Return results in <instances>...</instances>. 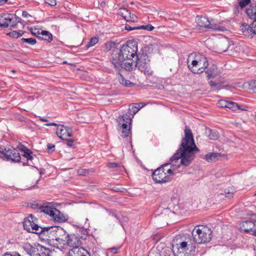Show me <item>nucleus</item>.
Here are the masks:
<instances>
[{
	"label": "nucleus",
	"mask_w": 256,
	"mask_h": 256,
	"mask_svg": "<svg viewBox=\"0 0 256 256\" xmlns=\"http://www.w3.org/2000/svg\"><path fill=\"white\" fill-rule=\"evenodd\" d=\"M208 66L207 58L202 54H196L194 59L192 60L191 64H188L189 70L194 74H200L204 72V70Z\"/></svg>",
	"instance_id": "obj_7"
},
{
	"label": "nucleus",
	"mask_w": 256,
	"mask_h": 256,
	"mask_svg": "<svg viewBox=\"0 0 256 256\" xmlns=\"http://www.w3.org/2000/svg\"><path fill=\"white\" fill-rule=\"evenodd\" d=\"M200 226L202 228H200V226L194 227L192 232V240L188 236L184 241H188V239L190 240L192 245L195 246L196 243L202 244L210 242L212 239V230L208 228L203 226Z\"/></svg>",
	"instance_id": "obj_6"
},
{
	"label": "nucleus",
	"mask_w": 256,
	"mask_h": 256,
	"mask_svg": "<svg viewBox=\"0 0 256 256\" xmlns=\"http://www.w3.org/2000/svg\"><path fill=\"white\" fill-rule=\"evenodd\" d=\"M30 207L34 209H39L41 210V207H42V203H40L37 201H34L32 203H30Z\"/></svg>",
	"instance_id": "obj_40"
},
{
	"label": "nucleus",
	"mask_w": 256,
	"mask_h": 256,
	"mask_svg": "<svg viewBox=\"0 0 256 256\" xmlns=\"http://www.w3.org/2000/svg\"><path fill=\"white\" fill-rule=\"evenodd\" d=\"M30 32L33 36H36V37H38V36L41 34V32H40L38 30L36 32L31 30Z\"/></svg>",
	"instance_id": "obj_60"
},
{
	"label": "nucleus",
	"mask_w": 256,
	"mask_h": 256,
	"mask_svg": "<svg viewBox=\"0 0 256 256\" xmlns=\"http://www.w3.org/2000/svg\"><path fill=\"white\" fill-rule=\"evenodd\" d=\"M4 160L10 161L12 162H20L21 157L16 148H14L12 146H4Z\"/></svg>",
	"instance_id": "obj_8"
},
{
	"label": "nucleus",
	"mask_w": 256,
	"mask_h": 256,
	"mask_svg": "<svg viewBox=\"0 0 256 256\" xmlns=\"http://www.w3.org/2000/svg\"><path fill=\"white\" fill-rule=\"evenodd\" d=\"M2 256H21L18 252H14L12 253L6 252L4 253Z\"/></svg>",
	"instance_id": "obj_52"
},
{
	"label": "nucleus",
	"mask_w": 256,
	"mask_h": 256,
	"mask_svg": "<svg viewBox=\"0 0 256 256\" xmlns=\"http://www.w3.org/2000/svg\"><path fill=\"white\" fill-rule=\"evenodd\" d=\"M139 108H137V104H134L130 106L128 112L126 114L129 115L130 116V115H132L133 117L136 114Z\"/></svg>",
	"instance_id": "obj_29"
},
{
	"label": "nucleus",
	"mask_w": 256,
	"mask_h": 256,
	"mask_svg": "<svg viewBox=\"0 0 256 256\" xmlns=\"http://www.w3.org/2000/svg\"><path fill=\"white\" fill-rule=\"evenodd\" d=\"M4 146H0V158L4 160Z\"/></svg>",
	"instance_id": "obj_55"
},
{
	"label": "nucleus",
	"mask_w": 256,
	"mask_h": 256,
	"mask_svg": "<svg viewBox=\"0 0 256 256\" xmlns=\"http://www.w3.org/2000/svg\"><path fill=\"white\" fill-rule=\"evenodd\" d=\"M199 152L200 150L194 143L191 130L186 126L184 137L182 139L180 148L170 158V161L176 162L180 158V164L188 166L194 159L196 154Z\"/></svg>",
	"instance_id": "obj_1"
},
{
	"label": "nucleus",
	"mask_w": 256,
	"mask_h": 256,
	"mask_svg": "<svg viewBox=\"0 0 256 256\" xmlns=\"http://www.w3.org/2000/svg\"><path fill=\"white\" fill-rule=\"evenodd\" d=\"M138 51L137 45L130 43L124 44L120 49L116 48L112 50L110 60L114 65V68L118 72L120 71L122 62L126 60H130L135 57Z\"/></svg>",
	"instance_id": "obj_2"
},
{
	"label": "nucleus",
	"mask_w": 256,
	"mask_h": 256,
	"mask_svg": "<svg viewBox=\"0 0 256 256\" xmlns=\"http://www.w3.org/2000/svg\"><path fill=\"white\" fill-rule=\"evenodd\" d=\"M206 74H207L206 78L208 80L210 79L211 78H214L216 76V74L214 72V69L210 68L206 71Z\"/></svg>",
	"instance_id": "obj_39"
},
{
	"label": "nucleus",
	"mask_w": 256,
	"mask_h": 256,
	"mask_svg": "<svg viewBox=\"0 0 256 256\" xmlns=\"http://www.w3.org/2000/svg\"><path fill=\"white\" fill-rule=\"evenodd\" d=\"M10 18L11 19L10 20V25L9 27H10V28H16V26L17 25L16 22L15 20H14V19L13 18L14 14H10Z\"/></svg>",
	"instance_id": "obj_44"
},
{
	"label": "nucleus",
	"mask_w": 256,
	"mask_h": 256,
	"mask_svg": "<svg viewBox=\"0 0 256 256\" xmlns=\"http://www.w3.org/2000/svg\"><path fill=\"white\" fill-rule=\"evenodd\" d=\"M40 246V250L38 249V250H40V252L42 251V254H46L44 252H43V250H48V251L49 250L48 248H46V247H44V246Z\"/></svg>",
	"instance_id": "obj_59"
},
{
	"label": "nucleus",
	"mask_w": 256,
	"mask_h": 256,
	"mask_svg": "<svg viewBox=\"0 0 256 256\" xmlns=\"http://www.w3.org/2000/svg\"><path fill=\"white\" fill-rule=\"evenodd\" d=\"M131 61V60H130ZM134 66V62H128L123 63L122 62V67H120V70L122 68L124 69L127 71H131L133 70V69L135 68Z\"/></svg>",
	"instance_id": "obj_27"
},
{
	"label": "nucleus",
	"mask_w": 256,
	"mask_h": 256,
	"mask_svg": "<svg viewBox=\"0 0 256 256\" xmlns=\"http://www.w3.org/2000/svg\"><path fill=\"white\" fill-rule=\"evenodd\" d=\"M154 28L150 24H148L146 26H144V25L140 26H138V28L139 30H146L148 31H152L154 29Z\"/></svg>",
	"instance_id": "obj_41"
},
{
	"label": "nucleus",
	"mask_w": 256,
	"mask_h": 256,
	"mask_svg": "<svg viewBox=\"0 0 256 256\" xmlns=\"http://www.w3.org/2000/svg\"><path fill=\"white\" fill-rule=\"evenodd\" d=\"M34 216L32 214L26 218L23 222V226L28 232L38 234L41 226L34 221Z\"/></svg>",
	"instance_id": "obj_9"
},
{
	"label": "nucleus",
	"mask_w": 256,
	"mask_h": 256,
	"mask_svg": "<svg viewBox=\"0 0 256 256\" xmlns=\"http://www.w3.org/2000/svg\"><path fill=\"white\" fill-rule=\"evenodd\" d=\"M228 108L232 110H246L245 108H240V106L237 103L231 101H228Z\"/></svg>",
	"instance_id": "obj_32"
},
{
	"label": "nucleus",
	"mask_w": 256,
	"mask_h": 256,
	"mask_svg": "<svg viewBox=\"0 0 256 256\" xmlns=\"http://www.w3.org/2000/svg\"><path fill=\"white\" fill-rule=\"evenodd\" d=\"M207 28H211L216 31H222L224 32L226 30V29L225 27L220 26L216 24H209V26H208Z\"/></svg>",
	"instance_id": "obj_33"
},
{
	"label": "nucleus",
	"mask_w": 256,
	"mask_h": 256,
	"mask_svg": "<svg viewBox=\"0 0 256 256\" xmlns=\"http://www.w3.org/2000/svg\"><path fill=\"white\" fill-rule=\"evenodd\" d=\"M170 165V163H165L154 170L152 178L156 182L166 183L172 180L175 174L171 168L166 169Z\"/></svg>",
	"instance_id": "obj_5"
},
{
	"label": "nucleus",
	"mask_w": 256,
	"mask_h": 256,
	"mask_svg": "<svg viewBox=\"0 0 256 256\" xmlns=\"http://www.w3.org/2000/svg\"><path fill=\"white\" fill-rule=\"evenodd\" d=\"M24 32H23L22 30H18L17 31V37L18 38L22 36L24 34Z\"/></svg>",
	"instance_id": "obj_62"
},
{
	"label": "nucleus",
	"mask_w": 256,
	"mask_h": 256,
	"mask_svg": "<svg viewBox=\"0 0 256 256\" xmlns=\"http://www.w3.org/2000/svg\"><path fill=\"white\" fill-rule=\"evenodd\" d=\"M21 41L22 43H27L30 45H34L36 43V40L33 38H22Z\"/></svg>",
	"instance_id": "obj_37"
},
{
	"label": "nucleus",
	"mask_w": 256,
	"mask_h": 256,
	"mask_svg": "<svg viewBox=\"0 0 256 256\" xmlns=\"http://www.w3.org/2000/svg\"><path fill=\"white\" fill-rule=\"evenodd\" d=\"M116 42L114 41H109L107 42H106L104 44V50L106 52H108L112 48H115Z\"/></svg>",
	"instance_id": "obj_35"
},
{
	"label": "nucleus",
	"mask_w": 256,
	"mask_h": 256,
	"mask_svg": "<svg viewBox=\"0 0 256 256\" xmlns=\"http://www.w3.org/2000/svg\"><path fill=\"white\" fill-rule=\"evenodd\" d=\"M45 125L46 126H58L59 124H58L54 122H50V123L46 124Z\"/></svg>",
	"instance_id": "obj_63"
},
{
	"label": "nucleus",
	"mask_w": 256,
	"mask_h": 256,
	"mask_svg": "<svg viewBox=\"0 0 256 256\" xmlns=\"http://www.w3.org/2000/svg\"><path fill=\"white\" fill-rule=\"evenodd\" d=\"M118 126L123 129H126L128 124L130 126L132 122V118L128 114L120 116L117 118Z\"/></svg>",
	"instance_id": "obj_13"
},
{
	"label": "nucleus",
	"mask_w": 256,
	"mask_h": 256,
	"mask_svg": "<svg viewBox=\"0 0 256 256\" xmlns=\"http://www.w3.org/2000/svg\"><path fill=\"white\" fill-rule=\"evenodd\" d=\"M122 10L123 12H121V15L127 22H136L137 21V16L135 14H132L130 11L125 8Z\"/></svg>",
	"instance_id": "obj_22"
},
{
	"label": "nucleus",
	"mask_w": 256,
	"mask_h": 256,
	"mask_svg": "<svg viewBox=\"0 0 256 256\" xmlns=\"http://www.w3.org/2000/svg\"><path fill=\"white\" fill-rule=\"evenodd\" d=\"M108 166L110 168H116L122 166L120 163L110 162L108 164Z\"/></svg>",
	"instance_id": "obj_46"
},
{
	"label": "nucleus",
	"mask_w": 256,
	"mask_h": 256,
	"mask_svg": "<svg viewBox=\"0 0 256 256\" xmlns=\"http://www.w3.org/2000/svg\"><path fill=\"white\" fill-rule=\"evenodd\" d=\"M228 44L226 41L221 42L219 43L218 48V52L222 53L228 50Z\"/></svg>",
	"instance_id": "obj_30"
},
{
	"label": "nucleus",
	"mask_w": 256,
	"mask_h": 256,
	"mask_svg": "<svg viewBox=\"0 0 256 256\" xmlns=\"http://www.w3.org/2000/svg\"><path fill=\"white\" fill-rule=\"evenodd\" d=\"M118 73L120 75V77L119 78V80L122 84L128 87H132L134 86V83L131 82L130 80H126L122 74H121L120 73H118Z\"/></svg>",
	"instance_id": "obj_28"
},
{
	"label": "nucleus",
	"mask_w": 256,
	"mask_h": 256,
	"mask_svg": "<svg viewBox=\"0 0 256 256\" xmlns=\"http://www.w3.org/2000/svg\"><path fill=\"white\" fill-rule=\"evenodd\" d=\"M110 214L112 216L115 217L117 220H119V216H118V212L114 210H112L110 212Z\"/></svg>",
	"instance_id": "obj_50"
},
{
	"label": "nucleus",
	"mask_w": 256,
	"mask_h": 256,
	"mask_svg": "<svg viewBox=\"0 0 256 256\" xmlns=\"http://www.w3.org/2000/svg\"><path fill=\"white\" fill-rule=\"evenodd\" d=\"M7 35L9 36L10 38H18L17 37V31L16 30H12L7 34Z\"/></svg>",
	"instance_id": "obj_51"
},
{
	"label": "nucleus",
	"mask_w": 256,
	"mask_h": 256,
	"mask_svg": "<svg viewBox=\"0 0 256 256\" xmlns=\"http://www.w3.org/2000/svg\"><path fill=\"white\" fill-rule=\"evenodd\" d=\"M44 2L51 6H54L56 4V0H44Z\"/></svg>",
	"instance_id": "obj_54"
},
{
	"label": "nucleus",
	"mask_w": 256,
	"mask_h": 256,
	"mask_svg": "<svg viewBox=\"0 0 256 256\" xmlns=\"http://www.w3.org/2000/svg\"><path fill=\"white\" fill-rule=\"evenodd\" d=\"M209 84L212 88L214 90H218L222 88H230V86L228 84L225 85L224 82H215L212 80L209 82Z\"/></svg>",
	"instance_id": "obj_25"
},
{
	"label": "nucleus",
	"mask_w": 256,
	"mask_h": 256,
	"mask_svg": "<svg viewBox=\"0 0 256 256\" xmlns=\"http://www.w3.org/2000/svg\"><path fill=\"white\" fill-rule=\"evenodd\" d=\"M68 254V256H90V252L82 247L72 248Z\"/></svg>",
	"instance_id": "obj_14"
},
{
	"label": "nucleus",
	"mask_w": 256,
	"mask_h": 256,
	"mask_svg": "<svg viewBox=\"0 0 256 256\" xmlns=\"http://www.w3.org/2000/svg\"><path fill=\"white\" fill-rule=\"evenodd\" d=\"M220 155L218 152H209L205 155L204 159L208 162H216L219 160Z\"/></svg>",
	"instance_id": "obj_24"
},
{
	"label": "nucleus",
	"mask_w": 256,
	"mask_h": 256,
	"mask_svg": "<svg viewBox=\"0 0 256 256\" xmlns=\"http://www.w3.org/2000/svg\"><path fill=\"white\" fill-rule=\"evenodd\" d=\"M248 88L256 92V80H251L248 82Z\"/></svg>",
	"instance_id": "obj_43"
},
{
	"label": "nucleus",
	"mask_w": 256,
	"mask_h": 256,
	"mask_svg": "<svg viewBox=\"0 0 256 256\" xmlns=\"http://www.w3.org/2000/svg\"><path fill=\"white\" fill-rule=\"evenodd\" d=\"M56 209V208L54 207V204L53 202H42L40 212L49 215L51 218L52 216H54V210Z\"/></svg>",
	"instance_id": "obj_15"
},
{
	"label": "nucleus",
	"mask_w": 256,
	"mask_h": 256,
	"mask_svg": "<svg viewBox=\"0 0 256 256\" xmlns=\"http://www.w3.org/2000/svg\"><path fill=\"white\" fill-rule=\"evenodd\" d=\"M118 252V248H113L111 249L110 252L113 254H116Z\"/></svg>",
	"instance_id": "obj_64"
},
{
	"label": "nucleus",
	"mask_w": 256,
	"mask_h": 256,
	"mask_svg": "<svg viewBox=\"0 0 256 256\" xmlns=\"http://www.w3.org/2000/svg\"><path fill=\"white\" fill-rule=\"evenodd\" d=\"M13 18L14 19V20H15V22H16V24H18V22L22 23V22H23V21H22L21 18L16 16V14H14Z\"/></svg>",
	"instance_id": "obj_57"
},
{
	"label": "nucleus",
	"mask_w": 256,
	"mask_h": 256,
	"mask_svg": "<svg viewBox=\"0 0 256 256\" xmlns=\"http://www.w3.org/2000/svg\"><path fill=\"white\" fill-rule=\"evenodd\" d=\"M206 132L208 134L210 140H216L219 138V134L216 130H212L210 128H206Z\"/></svg>",
	"instance_id": "obj_26"
},
{
	"label": "nucleus",
	"mask_w": 256,
	"mask_h": 256,
	"mask_svg": "<svg viewBox=\"0 0 256 256\" xmlns=\"http://www.w3.org/2000/svg\"><path fill=\"white\" fill-rule=\"evenodd\" d=\"M16 148H18L22 152H24V151L26 150L28 148L26 146L23 145L21 143H20L18 144Z\"/></svg>",
	"instance_id": "obj_53"
},
{
	"label": "nucleus",
	"mask_w": 256,
	"mask_h": 256,
	"mask_svg": "<svg viewBox=\"0 0 256 256\" xmlns=\"http://www.w3.org/2000/svg\"><path fill=\"white\" fill-rule=\"evenodd\" d=\"M41 34L44 36L45 40H47L48 42L52 41V35L49 32L46 30H42L41 32Z\"/></svg>",
	"instance_id": "obj_34"
},
{
	"label": "nucleus",
	"mask_w": 256,
	"mask_h": 256,
	"mask_svg": "<svg viewBox=\"0 0 256 256\" xmlns=\"http://www.w3.org/2000/svg\"><path fill=\"white\" fill-rule=\"evenodd\" d=\"M246 13L252 22L250 24L243 23L240 30L244 36L252 38L254 34H256V4H250L246 10Z\"/></svg>",
	"instance_id": "obj_4"
},
{
	"label": "nucleus",
	"mask_w": 256,
	"mask_h": 256,
	"mask_svg": "<svg viewBox=\"0 0 256 256\" xmlns=\"http://www.w3.org/2000/svg\"><path fill=\"white\" fill-rule=\"evenodd\" d=\"M10 14H0V28H8L10 25Z\"/></svg>",
	"instance_id": "obj_20"
},
{
	"label": "nucleus",
	"mask_w": 256,
	"mask_h": 256,
	"mask_svg": "<svg viewBox=\"0 0 256 256\" xmlns=\"http://www.w3.org/2000/svg\"><path fill=\"white\" fill-rule=\"evenodd\" d=\"M138 28V26H130V25H129L128 24H126V26H125L124 28L126 30L130 31V30H139Z\"/></svg>",
	"instance_id": "obj_49"
},
{
	"label": "nucleus",
	"mask_w": 256,
	"mask_h": 256,
	"mask_svg": "<svg viewBox=\"0 0 256 256\" xmlns=\"http://www.w3.org/2000/svg\"><path fill=\"white\" fill-rule=\"evenodd\" d=\"M98 42V37L92 38L88 44L86 45V49H88L89 48L94 46Z\"/></svg>",
	"instance_id": "obj_36"
},
{
	"label": "nucleus",
	"mask_w": 256,
	"mask_h": 256,
	"mask_svg": "<svg viewBox=\"0 0 256 256\" xmlns=\"http://www.w3.org/2000/svg\"><path fill=\"white\" fill-rule=\"evenodd\" d=\"M191 241L188 239V241L180 242L179 246L177 244V254L174 248L172 254L170 250H165L162 252L160 256H195L196 246L192 245Z\"/></svg>",
	"instance_id": "obj_3"
},
{
	"label": "nucleus",
	"mask_w": 256,
	"mask_h": 256,
	"mask_svg": "<svg viewBox=\"0 0 256 256\" xmlns=\"http://www.w3.org/2000/svg\"><path fill=\"white\" fill-rule=\"evenodd\" d=\"M255 226V224L252 220H246L240 224V228L246 233H248Z\"/></svg>",
	"instance_id": "obj_21"
},
{
	"label": "nucleus",
	"mask_w": 256,
	"mask_h": 256,
	"mask_svg": "<svg viewBox=\"0 0 256 256\" xmlns=\"http://www.w3.org/2000/svg\"><path fill=\"white\" fill-rule=\"evenodd\" d=\"M22 16L24 18H28L29 16H31L26 11H23L22 13Z\"/></svg>",
	"instance_id": "obj_61"
},
{
	"label": "nucleus",
	"mask_w": 256,
	"mask_h": 256,
	"mask_svg": "<svg viewBox=\"0 0 256 256\" xmlns=\"http://www.w3.org/2000/svg\"><path fill=\"white\" fill-rule=\"evenodd\" d=\"M54 216H52L50 219L58 222H65L68 220V217L64 216L58 210H54Z\"/></svg>",
	"instance_id": "obj_19"
},
{
	"label": "nucleus",
	"mask_w": 256,
	"mask_h": 256,
	"mask_svg": "<svg viewBox=\"0 0 256 256\" xmlns=\"http://www.w3.org/2000/svg\"><path fill=\"white\" fill-rule=\"evenodd\" d=\"M130 132V127H129L128 128L123 129L122 131V136L124 138L128 137V134H129Z\"/></svg>",
	"instance_id": "obj_47"
},
{
	"label": "nucleus",
	"mask_w": 256,
	"mask_h": 256,
	"mask_svg": "<svg viewBox=\"0 0 256 256\" xmlns=\"http://www.w3.org/2000/svg\"><path fill=\"white\" fill-rule=\"evenodd\" d=\"M82 244L78 236L75 234L70 235L68 238H66V246H70L72 248L76 247H80L79 246Z\"/></svg>",
	"instance_id": "obj_16"
},
{
	"label": "nucleus",
	"mask_w": 256,
	"mask_h": 256,
	"mask_svg": "<svg viewBox=\"0 0 256 256\" xmlns=\"http://www.w3.org/2000/svg\"><path fill=\"white\" fill-rule=\"evenodd\" d=\"M64 140L66 141V144L68 146L73 148H76V144H74V140L71 139L64 138Z\"/></svg>",
	"instance_id": "obj_42"
},
{
	"label": "nucleus",
	"mask_w": 256,
	"mask_h": 256,
	"mask_svg": "<svg viewBox=\"0 0 256 256\" xmlns=\"http://www.w3.org/2000/svg\"><path fill=\"white\" fill-rule=\"evenodd\" d=\"M56 226H41L38 234L40 238L44 240H54V232Z\"/></svg>",
	"instance_id": "obj_10"
},
{
	"label": "nucleus",
	"mask_w": 256,
	"mask_h": 256,
	"mask_svg": "<svg viewBox=\"0 0 256 256\" xmlns=\"http://www.w3.org/2000/svg\"><path fill=\"white\" fill-rule=\"evenodd\" d=\"M56 134L60 139L64 140V138L63 136L72 137V129L70 127L59 124L57 128Z\"/></svg>",
	"instance_id": "obj_12"
},
{
	"label": "nucleus",
	"mask_w": 256,
	"mask_h": 256,
	"mask_svg": "<svg viewBox=\"0 0 256 256\" xmlns=\"http://www.w3.org/2000/svg\"><path fill=\"white\" fill-rule=\"evenodd\" d=\"M196 21L198 26L205 28H207L210 24L208 18L204 16H197Z\"/></svg>",
	"instance_id": "obj_23"
},
{
	"label": "nucleus",
	"mask_w": 256,
	"mask_h": 256,
	"mask_svg": "<svg viewBox=\"0 0 256 256\" xmlns=\"http://www.w3.org/2000/svg\"><path fill=\"white\" fill-rule=\"evenodd\" d=\"M69 234H66V230L60 226L56 227V230L54 232V240H56L59 244H62L63 246H62L64 248L66 246V238H68Z\"/></svg>",
	"instance_id": "obj_11"
},
{
	"label": "nucleus",
	"mask_w": 256,
	"mask_h": 256,
	"mask_svg": "<svg viewBox=\"0 0 256 256\" xmlns=\"http://www.w3.org/2000/svg\"><path fill=\"white\" fill-rule=\"evenodd\" d=\"M134 66H138V69L144 74H148L150 70V62L136 60Z\"/></svg>",
	"instance_id": "obj_17"
},
{
	"label": "nucleus",
	"mask_w": 256,
	"mask_h": 256,
	"mask_svg": "<svg viewBox=\"0 0 256 256\" xmlns=\"http://www.w3.org/2000/svg\"><path fill=\"white\" fill-rule=\"evenodd\" d=\"M47 148L48 150H50L51 152L54 151L55 150V146L52 144H48Z\"/></svg>",
	"instance_id": "obj_56"
},
{
	"label": "nucleus",
	"mask_w": 256,
	"mask_h": 256,
	"mask_svg": "<svg viewBox=\"0 0 256 256\" xmlns=\"http://www.w3.org/2000/svg\"><path fill=\"white\" fill-rule=\"evenodd\" d=\"M78 173L80 176H86L88 174V170L86 169H79L78 170Z\"/></svg>",
	"instance_id": "obj_48"
},
{
	"label": "nucleus",
	"mask_w": 256,
	"mask_h": 256,
	"mask_svg": "<svg viewBox=\"0 0 256 256\" xmlns=\"http://www.w3.org/2000/svg\"><path fill=\"white\" fill-rule=\"evenodd\" d=\"M148 47L144 46L142 48L140 52L138 54L136 53V54L135 55L136 60L150 62V60L148 54Z\"/></svg>",
	"instance_id": "obj_18"
},
{
	"label": "nucleus",
	"mask_w": 256,
	"mask_h": 256,
	"mask_svg": "<svg viewBox=\"0 0 256 256\" xmlns=\"http://www.w3.org/2000/svg\"><path fill=\"white\" fill-rule=\"evenodd\" d=\"M228 101L226 100H220L218 102V106L220 107L224 108H228Z\"/></svg>",
	"instance_id": "obj_45"
},
{
	"label": "nucleus",
	"mask_w": 256,
	"mask_h": 256,
	"mask_svg": "<svg viewBox=\"0 0 256 256\" xmlns=\"http://www.w3.org/2000/svg\"><path fill=\"white\" fill-rule=\"evenodd\" d=\"M238 6H235V12H238L239 6L242 8H245L247 5L249 4L251 0H238Z\"/></svg>",
	"instance_id": "obj_31"
},
{
	"label": "nucleus",
	"mask_w": 256,
	"mask_h": 256,
	"mask_svg": "<svg viewBox=\"0 0 256 256\" xmlns=\"http://www.w3.org/2000/svg\"><path fill=\"white\" fill-rule=\"evenodd\" d=\"M226 194H225V196H226V197L228 198H232L233 197V195H234V192H230L229 191H228V192H225Z\"/></svg>",
	"instance_id": "obj_58"
},
{
	"label": "nucleus",
	"mask_w": 256,
	"mask_h": 256,
	"mask_svg": "<svg viewBox=\"0 0 256 256\" xmlns=\"http://www.w3.org/2000/svg\"><path fill=\"white\" fill-rule=\"evenodd\" d=\"M23 154V156L25 157L27 161L32 160L33 159V157L32 156V152L28 148L26 150L24 151Z\"/></svg>",
	"instance_id": "obj_38"
}]
</instances>
